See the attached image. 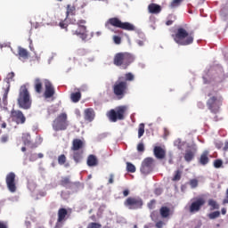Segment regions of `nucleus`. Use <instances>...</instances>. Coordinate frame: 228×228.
Returning a JSON list of instances; mask_svg holds the SVG:
<instances>
[{
    "label": "nucleus",
    "instance_id": "nucleus-1",
    "mask_svg": "<svg viewBox=\"0 0 228 228\" xmlns=\"http://www.w3.org/2000/svg\"><path fill=\"white\" fill-rule=\"evenodd\" d=\"M172 37L175 44L183 46L191 45L193 40H195L193 32H188V30L183 27H179L175 34L172 35Z\"/></svg>",
    "mask_w": 228,
    "mask_h": 228
},
{
    "label": "nucleus",
    "instance_id": "nucleus-2",
    "mask_svg": "<svg viewBox=\"0 0 228 228\" xmlns=\"http://www.w3.org/2000/svg\"><path fill=\"white\" fill-rule=\"evenodd\" d=\"M133 61H134V55L126 52L118 53L113 58V64L116 67H120V69L124 70H126Z\"/></svg>",
    "mask_w": 228,
    "mask_h": 228
},
{
    "label": "nucleus",
    "instance_id": "nucleus-3",
    "mask_svg": "<svg viewBox=\"0 0 228 228\" xmlns=\"http://www.w3.org/2000/svg\"><path fill=\"white\" fill-rule=\"evenodd\" d=\"M31 95L26 86H21L19 91L18 106L22 110H29L31 108Z\"/></svg>",
    "mask_w": 228,
    "mask_h": 228
},
{
    "label": "nucleus",
    "instance_id": "nucleus-4",
    "mask_svg": "<svg viewBox=\"0 0 228 228\" xmlns=\"http://www.w3.org/2000/svg\"><path fill=\"white\" fill-rule=\"evenodd\" d=\"M112 90L118 101L126 97V94H127V90H129V86L127 85V82L124 81V77H119L118 78L112 86Z\"/></svg>",
    "mask_w": 228,
    "mask_h": 228
},
{
    "label": "nucleus",
    "instance_id": "nucleus-5",
    "mask_svg": "<svg viewBox=\"0 0 228 228\" xmlns=\"http://www.w3.org/2000/svg\"><path fill=\"white\" fill-rule=\"evenodd\" d=\"M105 26L106 28L113 26L114 28H119V29H125V31H135L136 29V27H134L132 23L122 22V20L117 17L109 19Z\"/></svg>",
    "mask_w": 228,
    "mask_h": 228
},
{
    "label": "nucleus",
    "instance_id": "nucleus-6",
    "mask_svg": "<svg viewBox=\"0 0 228 228\" xmlns=\"http://www.w3.org/2000/svg\"><path fill=\"white\" fill-rule=\"evenodd\" d=\"M85 24H86V21L85 20H77V28H71L72 35L79 37L81 40H86L88 38V30H86V27L85 26Z\"/></svg>",
    "mask_w": 228,
    "mask_h": 228
},
{
    "label": "nucleus",
    "instance_id": "nucleus-7",
    "mask_svg": "<svg viewBox=\"0 0 228 228\" xmlns=\"http://www.w3.org/2000/svg\"><path fill=\"white\" fill-rule=\"evenodd\" d=\"M126 111H127V107L119 106L115 110H110L108 113L109 120L110 122H117V120H124L126 115Z\"/></svg>",
    "mask_w": 228,
    "mask_h": 228
},
{
    "label": "nucleus",
    "instance_id": "nucleus-8",
    "mask_svg": "<svg viewBox=\"0 0 228 228\" xmlns=\"http://www.w3.org/2000/svg\"><path fill=\"white\" fill-rule=\"evenodd\" d=\"M222 102H224V98L222 96H211L207 101V106L211 113L216 114L218 111H220V106H222Z\"/></svg>",
    "mask_w": 228,
    "mask_h": 228
},
{
    "label": "nucleus",
    "instance_id": "nucleus-9",
    "mask_svg": "<svg viewBox=\"0 0 228 228\" xmlns=\"http://www.w3.org/2000/svg\"><path fill=\"white\" fill-rule=\"evenodd\" d=\"M67 127H69L67 113H61L53 120V128L54 131H65Z\"/></svg>",
    "mask_w": 228,
    "mask_h": 228
},
{
    "label": "nucleus",
    "instance_id": "nucleus-10",
    "mask_svg": "<svg viewBox=\"0 0 228 228\" xmlns=\"http://www.w3.org/2000/svg\"><path fill=\"white\" fill-rule=\"evenodd\" d=\"M124 205L128 209H140L143 206V200L141 198L128 197L125 200Z\"/></svg>",
    "mask_w": 228,
    "mask_h": 228
},
{
    "label": "nucleus",
    "instance_id": "nucleus-11",
    "mask_svg": "<svg viewBox=\"0 0 228 228\" xmlns=\"http://www.w3.org/2000/svg\"><path fill=\"white\" fill-rule=\"evenodd\" d=\"M196 154H197V146L195 144L187 146L183 153L184 161H186V163H191V161L195 159Z\"/></svg>",
    "mask_w": 228,
    "mask_h": 228
},
{
    "label": "nucleus",
    "instance_id": "nucleus-12",
    "mask_svg": "<svg viewBox=\"0 0 228 228\" xmlns=\"http://www.w3.org/2000/svg\"><path fill=\"white\" fill-rule=\"evenodd\" d=\"M154 165V159L152 158H146L143 159L142 166H141V173L144 175H148L152 172V167Z\"/></svg>",
    "mask_w": 228,
    "mask_h": 228
},
{
    "label": "nucleus",
    "instance_id": "nucleus-13",
    "mask_svg": "<svg viewBox=\"0 0 228 228\" xmlns=\"http://www.w3.org/2000/svg\"><path fill=\"white\" fill-rule=\"evenodd\" d=\"M11 118L15 124H26V116H24V113H22L21 110H12Z\"/></svg>",
    "mask_w": 228,
    "mask_h": 228
},
{
    "label": "nucleus",
    "instance_id": "nucleus-14",
    "mask_svg": "<svg viewBox=\"0 0 228 228\" xmlns=\"http://www.w3.org/2000/svg\"><path fill=\"white\" fill-rule=\"evenodd\" d=\"M44 85H45V93H44L45 99H51V97H54V94H56V91L54 89V86H53V83H51V81L47 79H45Z\"/></svg>",
    "mask_w": 228,
    "mask_h": 228
},
{
    "label": "nucleus",
    "instance_id": "nucleus-15",
    "mask_svg": "<svg viewBox=\"0 0 228 228\" xmlns=\"http://www.w3.org/2000/svg\"><path fill=\"white\" fill-rule=\"evenodd\" d=\"M204 204H206V200L204 198H196L189 207L190 213H199Z\"/></svg>",
    "mask_w": 228,
    "mask_h": 228
},
{
    "label": "nucleus",
    "instance_id": "nucleus-16",
    "mask_svg": "<svg viewBox=\"0 0 228 228\" xmlns=\"http://www.w3.org/2000/svg\"><path fill=\"white\" fill-rule=\"evenodd\" d=\"M5 183L11 193H15V191H17V185H15V173L13 172L9 173L6 175Z\"/></svg>",
    "mask_w": 228,
    "mask_h": 228
},
{
    "label": "nucleus",
    "instance_id": "nucleus-17",
    "mask_svg": "<svg viewBox=\"0 0 228 228\" xmlns=\"http://www.w3.org/2000/svg\"><path fill=\"white\" fill-rule=\"evenodd\" d=\"M153 154L157 159H165L167 151L161 148V146H155L153 149Z\"/></svg>",
    "mask_w": 228,
    "mask_h": 228
},
{
    "label": "nucleus",
    "instance_id": "nucleus-18",
    "mask_svg": "<svg viewBox=\"0 0 228 228\" xmlns=\"http://www.w3.org/2000/svg\"><path fill=\"white\" fill-rule=\"evenodd\" d=\"M84 118L87 122H94V118H95V110L92 108L86 109L84 111Z\"/></svg>",
    "mask_w": 228,
    "mask_h": 228
},
{
    "label": "nucleus",
    "instance_id": "nucleus-19",
    "mask_svg": "<svg viewBox=\"0 0 228 228\" xmlns=\"http://www.w3.org/2000/svg\"><path fill=\"white\" fill-rule=\"evenodd\" d=\"M199 163L200 165H203V166H206L208 165V163H209V151L208 150H205L200 159H199Z\"/></svg>",
    "mask_w": 228,
    "mask_h": 228
},
{
    "label": "nucleus",
    "instance_id": "nucleus-20",
    "mask_svg": "<svg viewBox=\"0 0 228 228\" xmlns=\"http://www.w3.org/2000/svg\"><path fill=\"white\" fill-rule=\"evenodd\" d=\"M84 147H85V142H83V141H81L80 139H74L72 142L71 151H79Z\"/></svg>",
    "mask_w": 228,
    "mask_h": 228
},
{
    "label": "nucleus",
    "instance_id": "nucleus-21",
    "mask_svg": "<svg viewBox=\"0 0 228 228\" xmlns=\"http://www.w3.org/2000/svg\"><path fill=\"white\" fill-rule=\"evenodd\" d=\"M34 90L36 94H42V91L44 90V81H42L40 78H35Z\"/></svg>",
    "mask_w": 228,
    "mask_h": 228
},
{
    "label": "nucleus",
    "instance_id": "nucleus-22",
    "mask_svg": "<svg viewBox=\"0 0 228 228\" xmlns=\"http://www.w3.org/2000/svg\"><path fill=\"white\" fill-rule=\"evenodd\" d=\"M149 13H152L153 15H158V13H161V7L158 4H150L148 5Z\"/></svg>",
    "mask_w": 228,
    "mask_h": 228
},
{
    "label": "nucleus",
    "instance_id": "nucleus-23",
    "mask_svg": "<svg viewBox=\"0 0 228 228\" xmlns=\"http://www.w3.org/2000/svg\"><path fill=\"white\" fill-rule=\"evenodd\" d=\"M59 184L61 186H63V188L70 189V187L72 186V181H70V176H63V177H61Z\"/></svg>",
    "mask_w": 228,
    "mask_h": 228
},
{
    "label": "nucleus",
    "instance_id": "nucleus-24",
    "mask_svg": "<svg viewBox=\"0 0 228 228\" xmlns=\"http://www.w3.org/2000/svg\"><path fill=\"white\" fill-rule=\"evenodd\" d=\"M21 140L24 145H30L31 149H35V144H33V142L31 141V135L29 134H23Z\"/></svg>",
    "mask_w": 228,
    "mask_h": 228
},
{
    "label": "nucleus",
    "instance_id": "nucleus-25",
    "mask_svg": "<svg viewBox=\"0 0 228 228\" xmlns=\"http://www.w3.org/2000/svg\"><path fill=\"white\" fill-rule=\"evenodd\" d=\"M18 56H20L21 60H28V58H29V52H28L26 48L20 46L18 48Z\"/></svg>",
    "mask_w": 228,
    "mask_h": 228
},
{
    "label": "nucleus",
    "instance_id": "nucleus-26",
    "mask_svg": "<svg viewBox=\"0 0 228 228\" xmlns=\"http://www.w3.org/2000/svg\"><path fill=\"white\" fill-rule=\"evenodd\" d=\"M159 215L162 218H168V216H170L172 215L171 211H170V208L168 207H161L159 208Z\"/></svg>",
    "mask_w": 228,
    "mask_h": 228
},
{
    "label": "nucleus",
    "instance_id": "nucleus-27",
    "mask_svg": "<svg viewBox=\"0 0 228 228\" xmlns=\"http://www.w3.org/2000/svg\"><path fill=\"white\" fill-rule=\"evenodd\" d=\"M99 165V160L95 155H89L87 158V166L88 167H97Z\"/></svg>",
    "mask_w": 228,
    "mask_h": 228
},
{
    "label": "nucleus",
    "instance_id": "nucleus-28",
    "mask_svg": "<svg viewBox=\"0 0 228 228\" xmlns=\"http://www.w3.org/2000/svg\"><path fill=\"white\" fill-rule=\"evenodd\" d=\"M69 190H72L73 191H76V192L79 191V190H85V184H83L80 182H74L71 183Z\"/></svg>",
    "mask_w": 228,
    "mask_h": 228
},
{
    "label": "nucleus",
    "instance_id": "nucleus-29",
    "mask_svg": "<svg viewBox=\"0 0 228 228\" xmlns=\"http://www.w3.org/2000/svg\"><path fill=\"white\" fill-rule=\"evenodd\" d=\"M73 159L75 161V163H81L82 159H83V151H73Z\"/></svg>",
    "mask_w": 228,
    "mask_h": 228
},
{
    "label": "nucleus",
    "instance_id": "nucleus-30",
    "mask_svg": "<svg viewBox=\"0 0 228 228\" xmlns=\"http://www.w3.org/2000/svg\"><path fill=\"white\" fill-rule=\"evenodd\" d=\"M69 215V212L66 210V208H60L58 210V222H63L65 220V216Z\"/></svg>",
    "mask_w": 228,
    "mask_h": 228
},
{
    "label": "nucleus",
    "instance_id": "nucleus-31",
    "mask_svg": "<svg viewBox=\"0 0 228 228\" xmlns=\"http://www.w3.org/2000/svg\"><path fill=\"white\" fill-rule=\"evenodd\" d=\"M66 19H69V15H76V6L68 4L66 7Z\"/></svg>",
    "mask_w": 228,
    "mask_h": 228
},
{
    "label": "nucleus",
    "instance_id": "nucleus-32",
    "mask_svg": "<svg viewBox=\"0 0 228 228\" xmlns=\"http://www.w3.org/2000/svg\"><path fill=\"white\" fill-rule=\"evenodd\" d=\"M208 204L210 207L211 211H214V209H220V204L213 199L208 200Z\"/></svg>",
    "mask_w": 228,
    "mask_h": 228
},
{
    "label": "nucleus",
    "instance_id": "nucleus-33",
    "mask_svg": "<svg viewBox=\"0 0 228 228\" xmlns=\"http://www.w3.org/2000/svg\"><path fill=\"white\" fill-rule=\"evenodd\" d=\"M70 99L72 102H79V101H81V92L72 93Z\"/></svg>",
    "mask_w": 228,
    "mask_h": 228
},
{
    "label": "nucleus",
    "instance_id": "nucleus-34",
    "mask_svg": "<svg viewBox=\"0 0 228 228\" xmlns=\"http://www.w3.org/2000/svg\"><path fill=\"white\" fill-rule=\"evenodd\" d=\"M143 134H145V124L141 123L138 128V138H141Z\"/></svg>",
    "mask_w": 228,
    "mask_h": 228
},
{
    "label": "nucleus",
    "instance_id": "nucleus-35",
    "mask_svg": "<svg viewBox=\"0 0 228 228\" xmlns=\"http://www.w3.org/2000/svg\"><path fill=\"white\" fill-rule=\"evenodd\" d=\"M10 93V86H8L4 91V94L3 95V102L4 104V106H6V104H8V94Z\"/></svg>",
    "mask_w": 228,
    "mask_h": 228
},
{
    "label": "nucleus",
    "instance_id": "nucleus-36",
    "mask_svg": "<svg viewBox=\"0 0 228 228\" xmlns=\"http://www.w3.org/2000/svg\"><path fill=\"white\" fill-rule=\"evenodd\" d=\"M126 170L130 174H134V172H136V167H134V165H133V163L126 162Z\"/></svg>",
    "mask_w": 228,
    "mask_h": 228
},
{
    "label": "nucleus",
    "instance_id": "nucleus-37",
    "mask_svg": "<svg viewBox=\"0 0 228 228\" xmlns=\"http://www.w3.org/2000/svg\"><path fill=\"white\" fill-rule=\"evenodd\" d=\"M152 222H158L159 220V213H158V210H153L150 215Z\"/></svg>",
    "mask_w": 228,
    "mask_h": 228
},
{
    "label": "nucleus",
    "instance_id": "nucleus-38",
    "mask_svg": "<svg viewBox=\"0 0 228 228\" xmlns=\"http://www.w3.org/2000/svg\"><path fill=\"white\" fill-rule=\"evenodd\" d=\"M123 81H126V83H127V81H134V75L131 72L126 73L125 79L123 77Z\"/></svg>",
    "mask_w": 228,
    "mask_h": 228
},
{
    "label": "nucleus",
    "instance_id": "nucleus-39",
    "mask_svg": "<svg viewBox=\"0 0 228 228\" xmlns=\"http://www.w3.org/2000/svg\"><path fill=\"white\" fill-rule=\"evenodd\" d=\"M183 175V171L181 170H176L175 172V175L172 178V181H181V176Z\"/></svg>",
    "mask_w": 228,
    "mask_h": 228
},
{
    "label": "nucleus",
    "instance_id": "nucleus-40",
    "mask_svg": "<svg viewBox=\"0 0 228 228\" xmlns=\"http://www.w3.org/2000/svg\"><path fill=\"white\" fill-rule=\"evenodd\" d=\"M215 168H222L224 167V161L220 159L214 160Z\"/></svg>",
    "mask_w": 228,
    "mask_h": 228
},
{
    "label": "nucleus",
    "instance_id": "nucleus-41",
    "mask_svg": "<svg viewBox=\"0 0 228 228\" xmlns=\"http://www.w3.org/2000/svg\"><path fill=\"white\" fill-rule=\"evenodd\" d=\"M13 77H15L14 72H11L7 75V77L5 79V81L7 83L6 86H10V81H13Z\"/></svg>",
    "mask_w": 228,
    "mask_h": 228
},
{
    "label": "nucleus",
    "instance_id": "nucleus-42",
    "mask_svg": "<svg viewBox=\"0 0 228 228\" xmlns=\"http://www.w3.org/2000/svg\"><path fill=\"white\" fill-rule=\"evenodd\" d=\"M219 216H220V211H214L208 214V218L210 220H215V218H219Z\"/></svg>",
    "mask_w": 228,
    "mask_h": 228
},
{
    "label": "nucleus",
    "instance_id": "nucleus-43",
    "mask_svg": "<svg viewBox=\"0 0 228 228\" xmlns=\"http://www.w3.org/2000/svg\"><path fill=\"white\" fill-rule=\"evenodd\" d=\"M58 163L59 165H63L64 163H67V157L65 154H61L58 157Z\"/></svg>",
    "mask_w": 228,
    "mask_h": 228
},
{
    "label": "nucleus",
    "instance_id": "nucleus-44",
    "mask_svg": "<svg viewBox=\"0 0 228 228\" xmlns=\"http://www.w3.org/2000/svg\"><path fill=\"white\" fill-rule=\"evenodd\" d=\"M189 184H190L191 188L195 189V188H197V186H199V180L191 179V180H190Z\"/></svg>",
    "mask_w": 228,
    "mask_h": 228
},
{
    "label": "nucleus",
    "instance_id": "nucleus-45",
    "mask_svg": "<svg viewBox=\"0 0 228 228\" xmlns=\"http://www.w3.org/2000/svg\"><path fill=\"white\" fill-rule=\"evenodd\" d=\"M59 26L61 29H65L66 31H69V25L65 22V20L60 21Z\"/></svg>",
    "mask_w": 228,
    "mask_h": 228
},
{
    "label": "nucleus",
    "instance_id": "nucleus-46",
    "mask_svg": "<svg viewBox=\"0 0 228 228\" xmlns=\"http://www.w3.org/2000/svg\"><path fill=\"white\" fill-rule=\"evenodd\" d=\"M183 0H173L171 3V8H175V6H179Z\"/></svg>",
    "mask_w": 228,
    "mask_h": 228
},
{
    "label": "nucleus",
    "instance_id": "nucleus-47",
    "mask_svg": "<svg viewBox=\"0 0 228 228\" xmlns=\"http://www.w3.org/2000/svg\"><path fill=\"white\" fill-rule=\"evenodd\" d=\"M101 227H102L101 224H98V223H90L87 225V228H101Z\"/></svg>",
    "mask_w": 228,
    "mask_h": 228
},
{
    "label": "nucleus",
    "instance_id": "nucleus-48",
    "mask_svg": "<svg viewBox=\"0 0 228 228\" xmlns=\"http://www.w3.org/2000/svg\"><path fill=\"white\" fill-rule=\"evenodd\" d=\"M137 151L138 152H143L145 151V145H143V142L138 143Z\"/></svg>",
    "mask_w": 228,
    "mask_h": 228
},
{
    "label": "nucleus",
    "instance_id": "nucleus-49",
    "mask_svg": "<svg viewBox=\"0 0 228 228\" xmlns=\"http://www.w3.org/2000/svg\"><path fill=\"white\" fill-rule=\"evenodd\" d=\"M155 207H156V200H151L148 203V208H149V209H154Z\"/></svg>",
    "mask_w": 228,
    "mask_h": 228
},
{
    "label": "nucleus",
    "instance_id": "nucleus-50",
    "mask_svg": "<svg viewBox=\"0 0 228 228\" xmlns=\"http://www.w3.org/2000/svg\"><path fill=\"white\" fill-rule=\"evenodd\" d=\"M115 183V175L110 174L108 180V184H113Z\"/></svg>",
    "mask_w": 228,
    "mask_h": 228
},
{
    "label": "nucleus",
    "instance_id": "nucleus-51",
    "mask_svg": "<svg viewBox=\"0 0 228 228\" xmlns=\"http://www.w3.org/2000/svg\"><path fill=\"white\" fill-rule=\"evenodd\" d=\"M163 225H165V223L163 221H156L155 227L163 228Z\"/></svg>",
    "mask_w": 228,
    "mask_h": 228
},
{
    "label": "nucleus",
    "instance_id": "nucleus-52",
    "mask_svg": "<svg viewBox=\"0 0 228 228\" xmlns=\"http://www.w3.org/2000/svg\"><path fill=\"white\" fill-rule=\"evenodd\" d=\"M113 40L117 45H118L122 42V38L118 36H114Z\"/></svg>",
    "mask_w": 228,
    "mask_h": 228
},
{
    "label": "nucleus",
    "instance_id": "nucleus-53",
    "mask_svg": "<svg viewBox=\"0 0 228 228\" xmlns=\"http://www.w3.org/2000/svg\"><path fill=\"white\" fill-rule=\"evenodd\" d=\"M155 195L159 196L161 193H163V190L161 188H157L154 191Z\"/></svg>",
    "mask_w": 228,
    "mask_h": 228
},
{
    "label": "nucleus",
    "instance_id": "nucleus-54",
    "mask_svg": "<svg viewBox=\"0 0 228 228\" xmlns=\"http://www.w3.org/2000/svg\"><path fill=\"white\" fill-rule=\"evenodd\" d=\"M1 142L2 143H6V142H8V135H3L1 137Z\"/></svg>",
    "mask_w": 228,
    "mask_h": 228
},
{
    "label": "nucleus",
    "instance_id": "nucleus-55",
    "mask_svg": "<svg viewBox=\"0 0 228 228\" xmlns=\"http://www.w3.org/2000/svg\"><path fill=\"white\" fill-rule=\"evenodd\" d=\"M0 228H8V224L3 221H0Z\"/></svg>",
    "mask_w": 228,
    "mask_h": 228
},
{
    "label": "nucleus",
    "instance_id": "nucleus-56",
    "mask_svg": "<svg viewBox=\"0 0 228 228\" xmlns=\"http://www.w3.org/2000/svg\"><path fill=\"white\" fill-rule=\"evenodd\" d=\"M223 204H228V188L226 190V197L225 199L223 200Z\"/></svg>",
    "mask_w": 228,
    "mask_h": 228
},
{
    "label": "nucleus",
    "instance_id": "nucleus-57",
    "mask_svg": "<svg viewBox=\"0 0 228 228\" xmlns=\"http://www.w3.org/2000/svg\"><path fill=\"white\" fill-rule=\"evenodd\" d=\"M223 150L224 151V152H227V151H228V142H224V146Z\"/></svg>",
    "mask_w": 228,
    "mask_h": 228
},
{
    "label": "nucleus",
    "instance_id": "nucleus-58",
    "mask_svg": "<svg viewBox=\"0 0 228 228\" xmlns=\"http://www.w3.org/2000/svg\"><path fill=\"white\" fill-rule=\"evenodd\" d=\"M123 195H124V197H127V195H129V190L126 189V190L123 191Z\"/></svg>",
    "mask_w": 228,
    "mask_h": 228
},
{
    "label": "nucleus",
    "instance_id": "nucleus-59",
    "mask_svg": "<svg viewBox=\"0 0 228 228\" xmlns=\"http://www.w3.org/2000/svg\"><path fill=\"white\" fill-rule=\"evenodd\" d=\"M221 213H222V215H227V208H223L221 209Z\"/></svg>",
    "mask_w": 228,
    "mask_h": 228
},
{
    "label": "nucleus",
    "instance_id": "nucleus-60",
    "mask_svg": "<svg viewBox=\"0 0 228 228\" xmlns=\"http://www.w3.org/2000/svg\"><path fill=\"white\" fill-rule=\"evenodd\" d=\"M224 144L222 143V142H217V143H216V147L217 148V149H222V146H223Z\"/></svg>",
    "mask_w": 228,
    "mask_h": 228
},
{
    "label": "nucleus",
    "instance_id": "nucleus-61",
    "mask_svg": "<svg viewBox=\"0 0 228 228\" xmlns=\"http://www.w3.org/2000/svg\"><path fill=\"white\" fill-rule=\"evenodd\" d=\"M173 23H174V21H172V20H167L166 22L167 26H172Z\"/></svg>",
    "mask_w": 228,
    "mask_h": 228
},
{
    "label": "nucleus",
    "instance_id": "nucleus-62",
    "mask_svg": "<svg viewBox=\"0 0 228 228\" xmlns=\"http://www.w3.org/2000/svg\"><path fill=\"white\" fill-rule=\"evenodd\" d=\"M137 44H138V45L142 46V45H143V41L137 40Z\"/></svg>",
    "mask_w": 228,
    "mask_h": 228
},
{
    "label": "nucleus",
    "instance_id": "nucleus-63",
    "mask_svg": "<svg viewBox=\"0 0 228 228\" xmlns=\"http://www.w3.org/2000/svg\"><path fill=\"white\" fill-rule=\"evenodd\" d=\"M37 158H39V159L44 158V154H43V153H38V154H37Z\"/></svg>",
    "mask_w": 228,
    "mask_h": 228
},
{
    "label": "nucleus",
    "instance_id": "nucleus-64",
    "mask_svg": "<svg viewBox=\"0 0 228 228\" xmlns=\"http://www.w3.org/2000/svg\"><path fill=\"white\" fill-rule=\"evenodd\" d=\"M1 127H3V129H6V123L4 122V123L2 124V126H1Z\"/></svg>",
    "mask_w": 228,
    "mask_h": 228
}]
</instances>
